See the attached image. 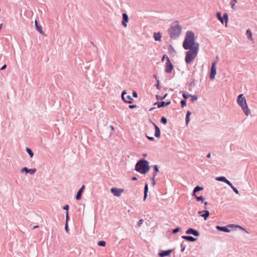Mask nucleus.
<instances>
[{
  "instance_id": "56",
  "label": "nucleus",
  "mask_w": 257,
  "mask_h": 257,
  "mask_svg": "<svg viewBox=\"0 0 257 257\" xmlns=\"http://www.w3.org/2000/svg\"><path fill=\"white\" fill-rule=\"evenodd\" d=\"M236 227H239L240 228H241V227L240 226H239V225H236Z\"/></svg>"
},
{
  "instance_id": "1",
  "label": "nucleus",
  "mask_w": 257,
  "mask_h": 257,
  "mask_svg": "<svg viewBox=\"0 0 257 257\" xmlns=\"http://www.w3.org/2000/svg\"><path fill=\"white\" fill-rule=\"evenodd\" d=\"M183 47L185 50L199 49V44L195 42V35L193 32L188 31L186 32Z\"/></svg>"
},
{
  "instance_id": "9",
  "label": "nucleus",
  "mask_w": 257,
  "mask_h": 257,
  "mask_svg": "<svg viewBox=\"0 0 257 257\" xmlns=\"http://www.w3.org/2000/svg\"><path fill=\"white\" fill-rule=\"evenodd\" d=\"M126 94V93L125 91H123L122 92L121 96H122V98L123 100L126 103H132L133 99L132 98L131 95H128L125 96Z\"/></svg>"
},
{
  "instance_id": "41",
  "label": "nucleus",
  "mask_w": 257,
  "mask_h": 257,
  "mask_svg": "<svg viewBox=\"0 0 257 257\" xmlns=\"http://www.w3.org/2000/svg\"><path fill=\"white\" fill-rule=\"evenodd\" d=\"M63 209L64 210H66L67 211H68V210L69 209V205H65L64 207H63Z\"/></svg>"
},
{
  "instance_id": "35",
  "label": "nucleus",
  "mask_w": 257,
  "mask_h": 257,
  "mask_svg": "<svg viewBox=\"0 0 257 257\" xmlns=\"http://www.w3.org/2000/svg\"><path fill=\"white\" fill-rule=\"evenodd\" d=\"M154 170H155V173L153 174H156V175L157 173H158L159 172V169H158V166L157 165H155L154 166Z\"/></svg>"
},
{
  "instance_id": "55",
  "label": "nucleus",
  "mask_w": 257,
  "mask_h": 257,
  "mask_svg": "<svg viewBox=\"0 0 257 257\" xmlns=\"http://www.w3.org/2000/svg\"><path fill=\"white\" fill-rule=\"evenodd\" d=\"M233 226H234L233 224H230V225H229V227H232Z\"/></svg>"
},
{
  "instance_id": "33",
  "label": "nucleus",
  "mask_w": 257,
  "mask_h": 257,
  "mask_svg": "<svg viewBox=\"0 0 257 257\" xmlns=\"http://www.w3.org/2000/svg\"><path fill=\"white\" fill-rule=\"evenodd\" d=\"M191 96H192V95L191 94H186V93H184L183 94V97L184 98V99L186 100L187 98H188L189 97H191Z\"/></svg>"
},
{
  "instance_id": "37",
  "label": "nucleus",
  "mask_w": 257,
  "mask_h": 257,
  "mask_svg": "<svg viewBox=\"0 0 257 257\" xmlns=\"http://www.w3.org/2000/svg\"><path fill=\"white\" fill-rule=\"evenodd\" d=\"M195 198H196V200L198 201H203V197L202 196H199V197H197V196H195Z\"/></svg>"
},
{
  "instance_id": "13",
  "label": "nucleus",
  "mask_w": 257,
  "mask_h": 257,
  "mask_svg": "<svg viewBox=\"0 0 257 257\" xmlns=\"http://www.w3.org/2000/svg\"><path fill=\"white\" fill-rule=\"evenodd\" d=\"M173 251L172 249H169L166 251H162L159 253L160 257H164L169 255Z\"/></svg>"
},
{
  "instance_id": "43",
  "label": "nucleus",
  "mask_w": 257,
  "mask_h": 257,
  "mask_svg": "<svg viewBox=\"0 0 257 257\" xmlns=\"http://www.w3.org/2000/svg\"><path fill=\"white\" fill-rule=\"evenodd\" d=\"M169 50L171 52V51H174V49L173 48V47H172L171 46H169Z\"/></svg>"
},
{
  "instance_id": "28",
  "label": "nucleus",
  "mask_w": 257,
  "mask_h": 257,
  "mask_svg": "<svg viewBox=\"0 0 257 257\" xmlns=\"http://www.w3.org/2000/svg\"><path fill=\"white\" fill-rule=\"evenodd\" d=\"M223 19L225 20V26L227 27L228 22V15L227 13L224 14Z\"/></svg>"
},
{
  "instance_id": "34",
  "label": "nucleus",
  "mask_w": 257,
  "mask_h": 257,
  "mask_svg": "<svg viewBox=\"0 0 257 257\" xmlns=\"http://www.w3.org/2000/svg\"><path fill=\"white\" fill-rule=\"evenodd\" d=\"M181 106L184 107L186 105V100L185 99L181 100Z\"/></svg>"
},
{
  "instance_id": "26",
  "label": "nucleus",
  "mask_w": 257,
  "mask_h": 257,
  "mask_svg": "<svg viewBox=\"0 0 257 257\" xmlns=\"http://www.w3.org/2000/svg\"><path fill=\"white\" fill-rule=\"evenodd\" d=\"M217 17L218 19L219 20V21L222 23L223 24V19L221 17V14L220 12H218L217 13Z\"/></svg>"
},
{
  "instance_id": "53",
  "label": "nucleus",
  "mask_w": 257,
  "mask_h": 257,
  "mask_svg": "<svg viewBox=\"0 0 257 257\" xmlns=\"http://www.w3.org/2000/svg\"><path fill=\"white\" fill-rule=\"evenodd\" d=\"M65 229L67 231L68 230V226H67V224L66 223V225H65Z\"/></svg>"
},
{
  "instance_id": "36",
  "label": "nucleus",
  "mask_w": 257,
  "mask_h": 257,
  "mask_svg": "<svg viewBox=\"0 0 257 257\" xmlns=\"http://www.w3.org/2000/svg\"><path fill=\"white\" fill-rule=\"evenodd\" d=\"M191 100L192 102L198 99L197 96H196L195 95H192V96H191Z\"/></svg>"
},
{
  "instance_id": "10",
  "label": "nucleus",
  "mask_w": 257,
  "mask_h": 257,
  "mask_svg": "<svg viewBox=\"0 0 257 257\" xmlns=\"http://www.w3.org/2000/svg\"><path fill=\"white\" fill-rule=\"evenodd\" d=\"M122 24L124 27H126L127 26V23L128 21V17L126 14L123 13L122 14Z\"/></svg>"
},
{
  "instance_id": "49",
  "label": "nucleus",
  "mask_w": 257,
  "mask_h": 257,
  "mask_svg": "<svg viewBox=\"0 0 257 257\" xmlns=\"http://www.w3.org/2000/svg\"><path fill=\"white\" fill-rule=\"evenodd\" d=\"M166 57H167V56L166 55H164L163 56V57H162V61H164V60H165V59H166Z\"/></svg>"
},
{
  "instance_id": "31",
  "label": "nucleus",
  "mask_w": 257,
  "mask_h": 257,
  "mask_svg": "<svg viewBox=\"0 0 257 257\" xmlns=\"http://www.w3.org/2000/svg\"><path fill=\"white\" fill-rule=\"evenodd\" d=\"M229 186L232 189V190L234 191V192L236 194H239V192H238V190L236 188L233 187L231 183V185H229Z\"/></svg>"
},
{
  "instance_id": "22",
  "label": "nucleus",
  "mask_w": 257,
  "mask_h": 257,
  "mask_svg": "<svg viewBox=\"0 0 257 257\" xmlns=\"http://www.w3.org/2000/svg\"><path fill=\"white\" fill-rule=\"evenodd\" d=\"M246 34L247 36L248 39H249L250 40L252 41L253 40V39H252V33H251V31H250V30H249V29L247 30V31L246 32Z\"/></svg>"
},
{
  "instance_id": "15",
  "label": "nucleus",
  "mask_w": 257,
  "mask_h": 257,
  "mask_svg": "<svg viewBox=\"0 0 257 257\" xmlns=\"http://www.w3.org/2000/svg\"><path fill=\"white\" fill-rule=\"evenodd\" d=\"M84 188H85V186L83 185L81 187V188L79 190L78 192L77 193V194L76 196V199L77 200H80L81 199V196L82 193L83 191Z\"/></svg>"
},
{
  "instance_id": "38",
  "label": "nucleus",
  "mask_w": 257,
  "mask_h": 257,
  "mask_svg": "<svg viewBox=\"0 0 257 257\" xmlns=\"http://www.w3.org/2000/svg\"><path fill=\"white\" fill-rule=\"evenodd\" d=\"M156 177V174H153V178H152V184L153 185H154L155 184V178Z\"/></svg>"
},
{
  "instance_id": "61",
  "label": "nucleus",
  "mask_w": 257,
  "mask_h": 257,
  "mask_svg": "<svg viewBox=\"0 0 257 257\" xmlns=\"http://www.w3.org/2000/svg\"><path fill=\"white\" fill-rule=\"evenodd\" d=\"M111 128L112 130H113V127L112 126H111Z\"/></svg>"
},
{
  "instance_id": "39",
  "label": "nucleus",
  "mask_w": 257,
  "mask_h": 257,
  "mask_svg": "<svg viewBox=\"0 0 257 257\" xmlns=\"http://www.w3.org/2000/svg\"><path fill=\"white\" fill-rule=\"evenodd\" d=\"M180 230V228L179 227L176 228V229H174L173 231V233H176L178 232Z\"/></svg>"
},
{
  "instance_id": "44",
  "label": "nucleus",
  "mask_w": 257,
  "mask_h": 257,
  "mask_svg": "<svg viewBox=\"0 0 257 257\" xmlns=\"http://www.w3.org/2000/svg\"><path fill=\"white\" fill-rule=\"evenodd\" d=\"M129 107L130 108H134L137 107V105H129Z\"/></svg>"
},
{
  "instance_id": "40",
  "label": "nucleus",
  "mask_w": 257,
  "mask_h": 257,
  "mask_svg": "<svg viewBox=\"0 0 257 257\" xmlns=\"http://www.w3.org/2000/svg\"><path fill=\"white\" fill-rule=\"evenodd\" d=\"M143 221H144L143 219H140L139 220V221L138 222V226H140L142 224Z\"/></svg>"
},
{
  "instance_id": "8",
  "label": "nucleus",
  "mask_w": 257,
  "mask_h": 257,
  "mask_svg": "<svg viewBox=\"0 0 257 257\" xmlns=\"http://www.w3.org/2000/svg\"><path fill=\"white\" fill-rule=\"evenodd\" d=\"M216 62H213L212 64V66L211 67V71H210V78L211 80H213L215 76V75L216 74Z\"/></svg>"
},
{
  "instance_id": "47",
  "label": "nucleus",
  "mask_w": 257,
  "mask_h": 257,
  "mask_svg": "<svg viewBox=\"0 0 257 257\" xmlns=\"http://www.w3.org/2000/svg\"><path fill=\"white\" fill-rule=\"evenodd\" d=\"M235 4H236V3H235V2H233V3H231V8H232V9H234V7L235 6Z\"/></svg>"
},
{
  "instance_id": "25",
  "label": "nucleus",
  "mask_w": 257,
  "mask_h": 257,
  "mask_svg": "<svg viewBox=\"0 0 257 257\" xmlns=\"http://www.w3.org/2000/svg\"><path fill=\"white\" fill-rule=\"evenodd\" d=\"M204 213L201 215V216L204 218L205 220H206L207 217L209 215V212L208 210H205L204 211Z\"/></svg>"
},
{
  "instance_id": "17",
  "label": "nucleus",
  "mask_w": 257,
  "mask_h": 257,
  "mask_svg": "<svg viewBox=\"0 0 257 257\" xmlns=\"http://www.w3.org/2000/svg\"><path fill=\"white\" fill-rule=\"evenodd\" d=\"M171 103V102H165V101H162L158 103V107H165L166 106L169 105Z\"/></svg>"
},
{
  "instance_id": "11",
  "label": "nucleus",
  "mask_w": 257,
  "mask_h": 257,
  "mask_svg": "<svg viewBox=\"0 0 257 257\" xmlns=\"http://www.w3.org/2000/svg\"><path fill=\"white\" fill-rule=\"evenodd\" d=\"M186 233L187 234H193L194 235L196 236H199V233L198 231L196 230H194L191 228L188 229Z\"/></svg>"
},
{
  "instance_id": "59",
  "label": "nucleus",
  "mask_w": 257,
  "mask_h": 257,
  "mask_svg": "<svg viewBox=\"0 0 257 257\" xmlns=\"http://www.w3.org/2000/svg\"><path fill=\"white\" fill-rule=\"evenodd\" d=\"M159 83H158V84H157V87H159Z\"/></svg>"
},
{
  "instance_id": "30",
  "label": "nucleus",
  "mask_w": 257,
  "mask_h": 257,
  "mask_svg": "<svg viewBox=\"0 0 257 257\" xmlns=\"http://www.w3.org/2000/svg\"><path fill=\"white\" fill-rule=\"evenodd\" d=\"M97 244L99 245V246H105V244H106V243L104 241H99L97 243Z\"/></svg>"
},
{
  "instance_id": "14",
  "label": "nucleus",
  "mask_w": 257,
  "mask_h": 257,
  "mask_svg": "<svg viewBox=\"0 0 257 257\" xmlns=\"http://www.w3.org/2000/svg\"><path fill=\"white\" fill-rule=\"evenodd\" d=\"M36 171L37 170L36 169H29L26 167H24L22 169L21 172H23L25 171L27 173H29L30 174L32 175V174H34L36 172Z\"/></svg>"
},
{
  "instance_id": "46",
  "label": "nucleus",
  "mask_w": 257,
  "mask_h": 257,
  "mask_svg": "<svg viewBox=\"0 0 257 257\" xmlns=\"http://www.w3.org/2000/svg\"><path fill=\"white\" fill-rule=\"evenodd\" d=\"M147 138L151 140V141H153L154 140V138L153 137H149V136H147Z\"/></svg>"
},
{
  "instance_id": "20",
  "label": "nucleus",
  "mask_w": 257,
  "mask_h": 257,
  "mask_svg": "<svg viewBox=\"0 0 257 257\" xmlns=\"http://www.w3.org/2000/svg\"><path fill=\"white\" fill-rule=\"evenodd\" d=\"M154 38L156 41H160L161 39V35L159 33H155L154 34Z\"/></svg>"
},
{
  "instance_id": "27",
  "label": "nucleus",
  "mask_w": 257,
  "mask_h": 257,
  "mask_svg": "<svg viewBox=\"0 0 257 257\" xmlns=\"http://www.w3.org/2000/svg\"><path fill=\"white\" fill-rule=\"evenodd\" d=\"M190 114H191V112L188 111L186 115V122L187 125L188 124V123L190 121L189 116H190Z\"/></svg>"
},
{
  "instance_id": "18",
  "label": "nucleus",
  "mask_w": 257,
  "mask_h": 257,
  "mask_svg": "<svg viewBox=\"0 0 257 257\" xmlns=\"http://www.w3.org/2000/svg\"><path fill=\"white\" fill-rule=\"evenodd\" d=\"M183 238L190 241H195L196 240V238L191 236H182Z\"/></svg>"
},
{
  "instance_id": "57",
  "label": "nucleus",
  "mask_w": 257,
  "mask_h": 257,
  "mask_svg": "<svg viewBox=\"0 0 257 257\" xmlns=\"http://www.w3.org/2000/svg\"><path fill=\"white\" fill-rule=\"evenodd\" d=\"M207 204H208L207 202L206 201V202H204V204L205 205H207Z\"/></svg>"
},
{
  "instance_id": "51",
  "label": "nucleus",
  "mask_w": 257,
  "mask_h": 257,
  "mask_svg": "<svg viewBox=\"0 0 257 257\" xmlns=\"http://www.w3.org/2000/svg\"><path fill=\"white\" fill-rule=\"evenodd\" d=\"M185 246H183L182 247V249H181V251H184V250H185Z\"/></svg>"
},
{
  "instance_id": "5",
  "label": "nucleus",
  "mask_w": 257,
  "mask_h": 257,
  "mask_svg": "<svg viewBox=\"0 0 257 257\" xmlns=\"http://www.w3.org/2000/svg\"><path fill=\"white\" fill-rule=\"evenodd\" d=\"M185 56V62L187 63H190L197 57L199 49H188Z\"/></svg>"
},
{
  "instance_id": "23",
  "label": "nucleus",
  "mask_w": 257,
  "mask_h": 257,
  "mask_svg": "<svg viewBox=\"0 0 257 257\" xmlns=\"http://www.w3.org/2000/svg\"><path fill=\"white\" fill-rule=\"evenodd\" d=\"M148 192V184H146L145 186V191H144V200H146L147 197V194Z\"/></svg>"
},
{
  "instance_id": "4",
  "label": "nucleus",
  "mask_w": 257,
  "mask_h": 257,
  "mask_svg": "<svg viewBox=\"0 0 257 257\" xmlns=\"http://www.w3.org/2000/svg\"><path fill=\"white\" fill-rule=\"evenodd\" d=\"M181 32V27L177 23L174 24L169 29L168 32L172 38H176L178 37Z\"/></svg>"
},
{
  "instance_id": "32",
  "label": "nucleus",
  "mask_w": 257,
  "mask_h": 257,
  "mask_svg": "<svg viewBox=\"0 0 257 257\" xmlns=\"http://www.w3.org/2000/svg\"><path fill=\"white\" fill-rule=\"evenodd\" d=\"M161 121L164 123V124H166L167 122V119L165 117L163 116L161 118Z\"/></svg>"
},
{
  "instance_id": "21",
  "label": "nucleus",
  "mask_w": 257,
  "mask_h": 257,
  "mask_svg": "<svg viewBox=\"0 0 257 257\" xmlns=\"http://www.w3.org/2000/svg\"><path fill=\"white\" fill-rule=\"evenodd\" d=\"M35 26L36 27V29L38 31H39L41 34H44V33L43 31L42 28L41 26L38 25V23L37 21H35Z\"/></svg>"
},
{
  "instance_id": "54",
  "label": "nucleus",
  "mask_w": 257,
  "mask_h": 257,
  "mask_svg": "<svg viewBox=\"0 0 257 257\" xmlns=\"http://www.w3.org/2000/svg\"><path fill=\"white\" fill-rule=\"evenodd\" d=\"M38 227V225H35L33 227V229H36V228H37Z\"/></svg>"
},
{
  "instance_id": "58",
  "label": "nucleus",
  "mask_w": 257,
  "mask_h": 257,
  "mask_svg": "<svg viewBox=\"0 0 257 257\" xmlns=\"http://www.w3.org/2000/svg\"><path fill=\"white\" fill-rule=\"evenodd\" d=\"M233 2H235V3H237V1L236 0H232Z\"/></svg>"
},
{
  "instance_id": "2",
  "label": "nucleus",
  "mask_w": 257,
  "mask_h": 257,
  "mask_svg": "<svg viewBox=\"0 0 257 257\" xmlns=\"http://www.w3.org/2000/svg\"><path fill=\"white\" fill-rule=\"evenodd\" d=\"M149 170V163L145 160H140L136 165V170L141 174H146Z\"/></svg>"
},
{
  "instance_id": "52",
  "label": "nucleus",
  "mask_w": 257,
  "mask_h": 257,
  "mask_svg": "<svg viewBox=\"0 0 257 257\" xmlns=\"http://www.w3.org/2000/svg\"><path fill=\"white\" fill-rule=\"evenodd\" d=\"M210 156H211V154L210 153H209L207 155V157L208 158H210Z\"/></svg>"
},
{
  "instance_id": "19",
  "label": "nucleus",
  "mask_w": 257,
  "mask_h": 257,
  "mask_svg": "<svg viewBox=\"0 0 257 257\" xmlns=\"http://www.w3.org/2000/svg\"><path fill=\"white\" fill-rule=\"evenodd\" d=\"M216 228L218 230L222 231H224V232H229L230 231V230L228 228L225 227H222V226H217L216 227Z\"/></svg>"
},
{
  "instance_id": "50",
  "label": "nucleus",
  "mask_w": 257,
  "mask_h": 257,
  "mask_svg": "<svg viewBox=\"0 0 257 257\" xmlns=\"http://www.w3.org/2000/svg\"><path fill=\"white\" fill-rule=\"evenodd\" d=\"M132 180H137V177H133L132 178Z\"/></svg>"
},
{
  "instance_id": "12",
  "label": "nucleus",
  "mask_w": 257,
  "mask_h": 257,
  "mask_svg": "<svg viewBox=\"0 0 257 257\" xmlns=\"http://www.w3.org/2000/svg\"><path fill=\"white\" fill-rule=\"evenodd\" d=\"M216 180L219 181L224 182L228 185H231V183L229 181L226 179L225 177L223 176L218 177L216 178Z\"/></svg>"
},
{
  "instance_id": "48",
  "label": "nucleus",
  "mask_w": 257,
  "mask_h": 257,
  "mask_svg": "<svg viewBox=\"0 0 257 257\" xmlns=\"http://www.w3.org/2000/svg\"><path fill=\"white\" fill-rule=\"evenodd\" d=\"M7 68V65L5 64L4 65L1 69V70H4Z\"/></svg>"
},
{
  "instance_id": "7",
  "label": "nucleus",
  "mask_w": 257,
  "mask_h": 257,
  "mask_svg": "<svg viewBox=\"0 0 257 257\" xmlns=\"http://www.w3.org/2000/svg\"><path fill=\"white\" fill-rule=\"evenodd\" d=\"M110 192L113 194V195L119 197L121 194L124 192L123 189L117 188H111Z\"/></svg>"
},
{
  "instance_id": "24",
  "label": "nucleus",
  "mask_w": 257,
  "mask_h": 257,
  "mask_svg": "<svg viewBox=\"0 0 257 257\" xmlns=\"http://www.w3.org/2000/svg\"><path fill=\"white\" fill-rule=\"evenodd\" d=\"M203 190V188L201 187H199V186H196L194 189V191H193V195L194 196H195V194H196V193L199 191H200V190Z\"/></svg>"
},
{
  "instance_id": "16",
  "label": "nucleus",
  "mask_w": 257,
  "mask_h": 257,
  "mask_svg": "<svg viewBox=\"0 0 257 257\" xmlns=\"http://www.w3.org/2000/svg\"><path fill=\"white\" fill-rule=\"evenodd\" d=\"M155 127V136L157 138L160 137V130L159 127L155 124V123H153Z\"/></svg>"
},
{
  "instance_id": "3",
  "label": "nucleus",
  "mask_w": 257,
  "mask_h": 257,
  "mask_svg": "<svg viewBox=\"0 0 257 257\" xmlns=\"http://www.w3.org/2000/svg\"><path fill=\"white\" fill-rule=\"evenodd\" d=\"M237 102L241 107L242 110L246 116H248L250 114V111L247 105L245 98L243 97V95L242 94H239L238 96Z\"/></svg>"
},
{
  "instance_id": "60",
  "label": "nucleus",
  "mask_w": 257,
  "mask_h": 257,
  "mask_svg": "<svg viewBox=\"0 0 257 257\" xmlns=\"http://www.w3.org/2000/svg\"><path fill=\"white\" fill-rule=\"evenodd\" d=\"M166 96H167V94H165V96L163 98H164L166 97Z\"/></svg>"
},
{
  "instance_id": "6",
  "label": "nucleus",
  "mask_w": 257,
  "mask_h": 257,
  "mask_svg": "<svg viewBox=\"0 0 257 257\" xmlns=\"http://www.w3.org/2000/svg\"><path fill=\"white\" fill-rule=\"evenodd\" d=\"M167 62L165 65V71L166 73H171L173 69V66L168 57H166Z\"/></svg>"
},
{
  "instance_id": "42",
  "label": "nucleus",
  "mask_w": 257,
  "mask_h": 257,
  "mask_svg": "<svg viewBox=\"0 0 257 257\" xmlns=\"http://www.w3.org/2000/svg\"><path fill=\"white\" fill-rule=\"evenodd\" d=\"M133 95L134 97L137 98L138 96L137 93L136 91H133Z\"/></svg>"
},
{
  "instance_id": "29",
  "label": "nucleus",
  "mask_w": 257,
  "mask_h": 257,
  "mask_svg": "<svg viewBox=\"0 0 257 257\" xmlns=\"http://www.w3.org/2000/svg\"><path fill=\"white\" fill-rule=\"evenodd\" d=\"M26 151L29 154L31 158H32L33 157V155H34L33 153L32 152V151L30 149L27 148Z\"/></svg>"
},
{
  "instance_id": "45",
  "label": "nucleus",
  "mask_w": 257,
  "mask_h": 257,
  "mask_svg": "<svg viewBox=\"0 0 257 257\" xmlns=\"http://www.w3.org/2000/svg\"><path fill=\"white\" fill-rule=\"evenodd\" d=\"M69 216H68V212H66V223L67 222V221L68 220Z\"/></svg>"
}]
</instances>
